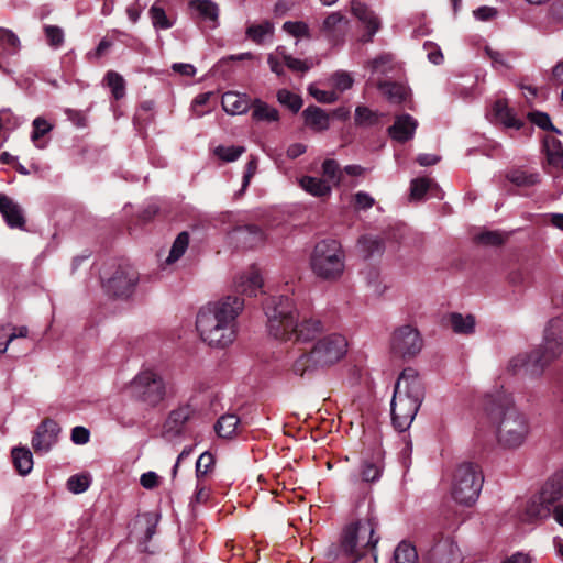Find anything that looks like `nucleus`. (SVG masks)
<instances>
[{
	"mask_svg": "<svg viewBox=\"0 0 563 563\" xmlns=\"http://www.w3.org/2000/svg\"><path fill=\"white\" fill-rule=\"evenodd\" d=\"M277 100L280 104L285 106L292 112H298L302 107V99L300 96L287 89H280L277 91Z\"/></svg>",
	"mask_w": 563,
	"mask_h": 563,
	"instance_id": "nucleus-44",
	"label": "nucleus"
},
{
	"mask_svg": "<svg viewBox=\"0 0 563 563\" xmlns=\"http://www.w3.org/2000/svg\"><path fill=\"white\" fill-rule=\"evenodd\" d=\"M284 64L292 71H301L305 73L309 70L310 66L307 64V62L295 58L290 55H288L285 52V55H283Z\"/></svg>",
	"mask_w": 563,
	"mask_h": 563,
	"instance_id": "nucleus-60",
	"label": "nucleus"
},
{
	"mask_svg": "<svg viewBox=\"0 0 563 563\" xmlns=\"http://www.w3.org/2000/svg\"><path fill=\"white\" fill-rule=\"evenodd\" d=\"M495 118L506 128L520 130L525 126L523 121L518 119L506 100H497L493 108Z\"/></svg>",
	"mask_w": 563,
	"mask_h": 563,
	"instance_id": "nucleus-26",
	"label": "nucleus"
},
{
	"mask_svg": "<svg viewBox=\"0 0 563 563\" xmlns=\"http://www.w3.org/2000/svg\"><path fill=\"white\" fill-rule=\"evenodd\" d=\"M305 124L314 132H323L330 126V115L321 108L309 106L302 112Z\"/></svg>",
	"mask_w": 563,
	"mask_h": 563,
	"instance_id": "nucleus-24",
	"label": "nucleus"
},
{
	"mask_svg": "<svg viewBox=\"0 0 563 563\" xmlns=\"http://www.w3.org/2000/svg\"><path fill=\"white\" fill-rule=\"evenodd\" d=\"M528 118L533 124L538 125L542 130H554L550 117L544 112H529Z\"/></svg>",
	"mask_w": 563,
	"mask_h": 563,
	"instance_id": "nucleus-58",
	"label": "nucleus"
},
{
	"mask_svg": "<svg viewBox=\"0 0 563 563\" xmlns=\"http://www.w3.org/2000/svg\"><path fill=\"white\" fill-rule=\"evenodd\" d=\"M541 353L536 355L537 363L551 364L563 353V319H551L543 334V343L539 347Z\"/></svg>",
	"mask_w": 563,
	"mask_h": 563,
	"instance_id": "nucleus-12",
	"label": "nucleus"
},
{
	"mask_svg": "<svg viewBox=\"0 0 563 563\" xmlns=\"http://www.w3.org/2000/svg\"><path fill=\"white\" fill-rule=\"evenodd\" d=\"M506 178L517 187L529 188L540 181L539 173L528 168H512L506 174Z\"/></svg>",
	"mask_w": 563,
	"mask_h": 563,
	"instance_id": "nucleus-27",
	"label": "nucleus"
},
{
	"mask_svg": "<svg viewBox=\"0 0 563 563\" xmlns=\"http://www.w3.org/2000/svg\"><path fill=\"white\" fill-rule=\"evenodd\" d=\"M484 477L479 465L465 462L454 471L451 495L453 499L462 505H473L482 490Z\"/></svg>",
	"mask_w": 563,
	"mask_h": 563,
	"instance_id": "nucleus-8",
	"label": "nucleus"
},
{
	"mask_svg": "<svg viewBox=\"0 0 563 563\" xmlns=\"http://www.w3.org/2000/svg\"><path fill=\"white\" fill-rule=\"evenodd\" d=\"M347 340L342 334L331 333L319 339L312 347L299 355L291 366V372L300 377H310L322 373L339 362L347 353Z\"/></svg>",
	"mask_w": 563,
	"mask_h": 563,
	"instance_id": "nucleus-3",
	"label": "nucleus"
},
{
	"mask_svg": "<svg viewBox=\"0 0 563 563\" xmlns=\"http://www.w3.org/2000/svg\"><path fill=\"white\" fill-rule=\"evenodd\" d=\"M378 89L393 103H401L408 96V89L404 85L391 81L380 82Z\"/></svg>",
	"mask_w": 563,
	"mask_h": 563,
	"instance_id": "nucleus-31",
	"label": "nucleus"
},
{
	"mask_svg": "<svg viewBox=\"0 0 563 563\" xmlns=\"http://www.w3.org/2000/svg\"><path fill=\"white\" fill-rule=\"evenodd\" d=\"M349 29V20L341 12L330 13L320 26V33L328 41L338 44L343 41Z\"/></svg>",
	"mask_w": 563,
	"mask_h": 563,
	"instance_id": "nucleus-17",
	"label": "nucleus"
},
{
	"mask_svg": "<svg viewBox=\"0 0 563 563\" xmlns=\"http://www.w3.org/2000/svg\"><path fill=\"white\" fill-rule=\"evenodd\" d=\"M0 47L8 54L14 55L21 48V42L18 35L5 27H0Z\"/></svg>",
	"mask_w": 563,
	"mask_h": 563,
	"instance_id": "nucleus-36",
	"label": "nucleus"
},
{
	"mask_svg": "<svg viewBox=\"0 0 563 563\" xmlns=\"http://www.w3.org/2000/svg\"><path fill=\"white\" fill-rule=\"evenodd\" d=\"M53 129L52 124H49L45 119L38 117L33 121V132L31 135L32 141L40 148L43 147L42 144L38 143L40 139L47 134Z\"/></svg>",
	"mask_w": 563,
	"mask_h": 563,
	"instance_id": "nucleus-50",
	"label": "nucleus"
},
{
	"mask_svg": "<svg viewBox=\"0 0 563 563\" xmlns=\"http://www.w3.org/2000/svg\"><path fill=\"white\" fill-rule=\"evenodd\" d=\"M244 308V300L238 296L209 302L196 318V329L201 340L212 347H227L236 336V318Z\"/></svg>",
	"mask_w": 563,
	"mask_h": 563,
	"instance_id": "nucleus-2",
	"label": "nucleus"
},
{
	"mask_svg": "<svg viewBox=\"0 0 563 563\" xmlns=\"http://www.w3.org/2000/svg\"><path fill=\"white\" fill-rule=\"evenodd\" d=\"M283 30L296 38H310V29L302 21H287L283 24Z\"/></svg>",
	"mask_w": 563,
	"mask_h": 563,
	"instance_id": "nucleus-45",
	"label": "nucleus"
},
{
	"mask_svg": "<svg viewBox=\"0 0 563 563\" xmlns=\"http://www.w3.org/2000/svg\"><path fill=\"white\" fill-rule=\"evenodd\" d=\"M529 421L527 417L515 407L507 408L497 424L498 443L508 449H515L523 444L529 434Z\"/></svg>",
	"mask_w": 563,
	"mask_h": 563,
	"instance_id": "nucleus-9",
	"label": "nucleus"
},
{
	"mask_svg": "<svg viewBox=\"0 0 563 563\" xmlns=\"http://www.w3.org/2000/svg\"><path fill=\"white\" fill-rule=\"evenodd\" d=\"M452 330L459 334H471L475 329V319L472 314L463 316L454 312L449 316Z\"/></svg>",
	"mask_w": 563,
	"mask_h": 563,
	"instance_id": "nucleus-33",
	"label": "nucleus"
},
{
	"mask_svg": "<svg viewBox=\"0 0 563 563\" xmlns=\"http://www.w3.org/2000/svg\"><path fill=\"white\" fill-rule=\"evenodd\" d=\"M334 88L340 91L347 90L353 85L352 76L346 71H336L331 77Z\"/></svg>",
	"mask_w": 563,
	"mask_h": 563,
	"instance_id": "nucleus-54",
	"label": "nucleus"
},
{
	"mask_svg": "<svg viewBox=\"0 0 563 563\" xmlns=\"http://www.w3.org/2000/svg\"><path fill=\"white\" fill-rule=\"evenodd\" d=\"M354 202L355 208L367 210L374 206L375 200L369 194L365 191H358L354 195Z\"/></svg>",
	"mask_w": 563,
	"mask_h": 563,
	"instance_id": "nucleus-63",
	"label": "nucleus"
},
{
	"mask_svg": "<svg viewBox=\"0 0 563 563\" xmlns=\"http://www.w3.org/2000/svg\"><path fill=\"white\" fill-rule=\"evenodd\" d=\"M393 57L389 54H383L371 62L373 71L387 73L390 69Z\"/></svg>",
	"mask_w": 563,
	"mask_h": 563,
	"instance_id": "nucleus-59",
	"label": "nucleus"
},
{
	"mask_svg": "<svg viewBox=\"0 0 563 563\" xmlns=\"http://www.w3.org/2000/svg\"><path fill=\"white\" fill-rule=\"evenodd\" d=\"M424 387L417 372L406 368L400 374L391 399V420L399 431L407 430L423 401Z\"/></svg>",
	"mask_w": 563,
	"mask_h": 563,
	"instance_id": "nucleus-4",
	"label": "nucleus"
},
{
	"mask_svg": "<svg viewBox=\"0 0 563 563\" xmlns=\"http://www.w3.org/2000/svg\"><path fill=\"white\" fill-rule=\"evenodd\" d=\"M283 55H285V47L278 46L275 52L268 54L267 56V64L269 69L277 76L284 75Z\"/></svg>",
	"mask_w": 563,
	"mask_h": 563,
	"instance_id": "nucleus-49",
	"label": "nucleus"
},
{
	"mask_svg": "<svg viewBox=\"0 0 563 563\" xmlns=\"http://www.w3.org/2000/svg\"><path fill=\"white\" fill-rule=\"evenodd\" d=\"M310 267L320 279L335 282L345 269V255L340 243L335 240H323L316 244L311 256Z\"/></svg>",
	"mask_w": 563,
	"mask_h": 563,
	"instance_id": "nucleus-7",
	"label": "nucleus"
},
{
	"mask_svg": "<svg viewBox=\"0 0 563 563\" xmlns=\"http://www.w3.org/2000/svg\"><path fill=\"white\" fill-rule=\"evenodd\" d=\"M505 238L497 231H484L476 236V241L484 245H500Z\"/></svg>",
	"mask_w": 563,
	"mask_h": 563,
	"instance_id": "nucleus-55",
	"label": "nucleus"
},
{
	"mask_svg": "<svg viewBox=\"0 0 563 563\" xmlns=\"http://www.w3.org/2000/svg\"><path fill=\"white\" fill-rule=\"evenodd\" d=\"M351 12L366 29V33L361 36L360 41L363 43L372 42L382 25L378 15L360 0L351 1Z\"/></svg>",
	"mask_w": 563,
	"mask_h": 563,
	"instance_id": "nucleus-15",
	"label": "nucleus"
},
{
	"mask_svg": "<svg viewBox=\"0 0 563 563\" xmlns=\"http://www.w3.org/2000/svg\"><path fill=\"white\" fill-rule=\"evenodd\" d=\"M13 464L21 475H27L33 468V456L26 448H14L12 450Z\"/></svg>",
	"mask_w": 563,
	"mask_h": 563,
	"instance_id": "nucleus-32",
	"label": "nucleus"
},
{
	"mask_svg": "<svg viewBox=\"0 0 563 563\" xmlns=\"http://www.w3.org/2000/svg\"><path fill=\"white\" fill-rule=\"evenodd\" d=\"M104 80L107 81V86L111 89V92L117 100L124 97L125 80L120 74L113 70H109L106 74Z\"/></svg>",
	"mask_w": 563,
	"mask_h": 563,
	"instance_id": "nucleus-40",
	"label": "nucleus"
},
{
	"mask_svg": "<svg viewBox=\"0 0 563 563\" xmlns=\"http://www.w3.org/2000/svg\"><path fill=\"white\" fill-rule=\"evenodd\" d=\"M563 506V475L549 478L540 493L518 508V518L522 522L547 519L555 507Z\"/></svg>",
	"mask_w": 563,
	"mask_h": 563,
	"instance_id": "nucleus-6",
	"label": "nucleus"
},
{
	"mask_svg": "<svg viewBox=\"0 0 563 563\" xmlns=\"http://www.w3.org/2000/svg\"><path fill=\"white\" fill-rule=\"evenodd\" d=\"M70 439L77 445L87 444L90 440V431L81 426L75 427L71 430Z\"/></svg>",
	"mask_w": 563,
	"mask_h": 563,
	"instance_id": "nucleus-61",
	"label": "nucleus"
},
{
	"mask_svg": "<svg viewBox=\"0 0 563 563\" xmlns=\"http://www.w3.org/2000/svg\"><path fill=\"white\" fill-rule=\"evenodd\" d=\"M134 395L150 406H157L166 396V385L159 373L154 369L141 371L132 382Z\"/></svg>",
	"mask_w": 563,
	"mask_h": 563,
	"instance_id": "nucleus-11",
	"label": "nucleus"
},
{
	"mask_svg": "<svg viewBox=\"0 0 563 563\" xmlns=\"http://www.w3.org/2000/svg\"><path fill=\"white\" fill-rule=\"evenodd\" d=\"M417 126V120L409 114H402L396 118L388 132L393 140L404 143L413 137Z\"/></svg>",
	"mask_w": 563,
	"mask_h": 563,
	"instance_id": "nucleus-22",
	"label": "nucleus"
},
{
	"mask_svg": "<svg viewBox=\"0 0 563 563\" xmlns=\"http://www.w3.org/2000/svg\"><path fill=\"white\" fill-rule=\"evenodd\" d=\"M0 213L10 228H24L25 218L22 207L4 194H0Z\"/></svg>",
	"mask_w": 563,
	"mask_h": 563,
	"instance_id": "nucleus-21",
	"label": "nucleus"
},
{
	"mask_svg": "<svg viewBox=\"0 0 563 563\" xmlns=\"http://www.w3.org/2000/svg\"><path fill=\"white\" fill-rule=\"evenodd\" d=\"M244 152V146H218L214 150V154L224 162H234Z\"/></svg>",
	"mask_w": 563,
	"mask_h": 563,
	"instance_id": "nucleus-48",
	"label": "nucleus"
},
{
	"mask_svg": "<svg viewBox=\"0 0 563 563\" xmlns=\"http://www.w3.org/2000/svg\"><path fill=\"white\" fill-rule=\"evenodd\" d=\"M195 409L189 405L180 406L169 412L162 427V437L172 441L180 437L186 423L194 417Z\"/></svg>",
	"mask_w": 563,
	"mask_h": 563,
	"instance_id": "nucleus-14",
	"label": "nucleus"
},
{
	"mask_svg": "<svg viewBox=\"0 0 563 563\" xmlns=\"http://www.w3.org/2000/svg\"><path fill=\"white\" fill-rule=\"evenodd\" d=\"M432 180L428 178H417L411 181L410 198L412 200H420L424 197L426 192L430 189Z\"/></svg>",
	"mask_w": 563,
	"mask_h": 563,
	"instance_id": "nucleus-51",
	"label": "nucleus"
},
{
	"mask_svg": "<svg viewBox=\"0 0 563 563\" xmlns=\"http://www.w3.org/2000/svg\"><path fill=\"white\" fill-rule=\"evenodd\" d=\"M264 313L269 335L279 341L308 342L323 331L319 319L300 317L295 302L287 296L268 298L264 305Z\"/></svg>",
	"mask_w": 563,
	"mask_h": 563,
	"instance_id": "nucleus-1",
	"label": "nucleus"
},
{
	"mask_svg": "<svg viewBox=\"0 0 563 563\" xmlns=\"http://www.w3.org/2000/svg\"><path fill=\"white\" fill-rule=\"evenodd\" d=\"M299 185L305 191L317 198L328 197L332 190L331 185L325 180L311 176L301 177Z\"/></svg>",
	"mask_w": 563,
	"mask_h": 563,
	"instance_id": "nucleus-28",
	"label": "nucleus"
},
{
	"mask_svg": "<svg viewBox=\"0 0 563 563\" xmlns=\"http://www.w3.org/2000/svg\"><path fill=\"white\" fill-rule=\"evenodd\" d=\"M360 247L365 257L380 255L384 251V245L380 239L375 236H364L360 240Z\"/></svg>",
	"mask_w": 563,
	"mask_h": 563,
	"instance_id": "nucleus-42",
	"label": "nucleus"
},
{
	"mask_svg": "<svg viewBox=\"0 0 563 563\" xmlns=\"http://www.w3.org/2000/svg\"><path fill=\"white\" fill-rule=\"evenodd\" d=\"M541 353L540 349H537L530 353H521L516 355L509 361L508 371L514 374H517L521 371H525L527 374L531 376H540L543 371L550 364L537 363L536 355Z\"/></svg>",
	"mask_w": 563,
	"mask_h": 563,
	"instance_id": "nucleus-18",
	"label": "nucleus"
},
{
	"mask_svg": "<svg viewBox=\"0 0 563 563\" xmlns=\"http://www.w3.org/2000/svg\"><path fill=\"white\" fill-rule=\"evenodd\" d=\"M422 346V336L411 324L395 328L389 338V353L395 360H412L421 352Z\"/></svg>",
	"mask_w": 563,
	"mask_h": 563,
	"instance_id": "nucleus-10",
	"label": "nucleus"
},
{
	"mask_svg": "<svg viewBox=\"0 0 563 563\" xmlns=\"http://www.w3.org/2000/svg\"><path fill=\"white\" fill-rule=\"evenodd\" d=\"M139 283V273L131 266H120L106 282V291L117 298H129Z\"/></svg>",
	"mask_w": 563,
	"mask_h": 563,
	"instance_id": "nucleus-13",
	"label": "nucleus"
},
{
	"mask_svg": "<svg viewBox=\"0 0 563 563\" xmlns=\"http://www.w3.org/2000/svg\"><path fill=\"white\" fill-rule=\"evenodd\" d=\"M188 244L189 234L187 232L179 233L172 245L169 255L166 258V264H173L178 261L186 252Z\"/></svg>",
	"mask_w": 563,
	"mask_h": 563,
	"instance_id": "nucleus-37",
	"label": "nucleus"
},
{
	"mask_svg": "<svg viewBox=\"0 0 563 563\" xmlns=\"http://www.w3.org/2000/svg\"><path fill=\"white\" fill-rule=\"evenodd\" d=\"M309 93L321 103H333L338 100V95L334 91L321 90L314 86L309 87Z\"/></svg>",
	"mask_w": 563,
	"mask_h": 563,
	"instance_id": "nucleus-56",
	"label": "nucleus"
},
{
	"mask_svg": "<svg viewBox=\"0 0 563 563\" xmlns=\"http://www.w3.org/2000/svg\"><path fill=\"white\" fill-rule=\"evenodd\" d=\"M190 9L197 12L198 16L210 24L211 27L218 26L219 8L211 0H191Z\"/></svg>",
	"mask_w": 563,
	"mask_h": 563,
	"instance_id": "nucleus-25",
	"label": "nucleus"
},
{
	"mask_svg": "<svg viewBox=\"0 0 563 563\" xmlns=\"http://www.w3.org/2000/svg\"><path fill=\"white\" fill-rule=\"evenodd\" d=\"M462 553L452 540L438 542L429 554L428 563H462Z\"/></svg>",
	"mask_w": 563,
	"mask_h": 563,
	"instance_id": "nucleus-19",
	"label": "nucleus"
},
{
	"mask_svg": "<svg viewBox=\"0 0 563 563\" xmlns=\"http://www.w3.org/2000/svg\"><path fill=\"white\" fill-rule=\"evenodd\" d=\"M322 175L329 185L332 183L333 185H339L342 180L343 172L340 168L339 163L335 159H325L322 163Z\"/></svg>",
	"mask_w": 563,
	"mask_h": 563,
	"instance_id": "nucleus-38",
	"label": "nucleus"
},
{
	"mask_svg": "<svg viewBox=\"0 0 563 563\" xmlns=\"http://www.w3.org/2000/svg\"><path fill=\"white\" fill-rule=\"evenodd\" d=\"M239 423L240 419L235 415H223L218 419L214 430L220 438L229 439L236 433Z\"/></svg>",
	"mask_w": 563,
	"mask_h": 563,
	"instance_id": "nucleus-34",
	"label": "nucleus"
},
{
	"mask_svg": "<svg viewBox=\"0 0 563 563\" xmlns=\"http://www.w3.org/2000/svg\"><path fill=\"white\" fill-rule=\"evenodd\" d=\"M158 1H156L150 9V15L153 22L154 27L167 30L173 26V23L168 20L165 10L158 5Z\"/></svg>",
	"mask_w": 563,
	"mask_h": 563,
	"instance_id": "nucleus-46",
	"label": "nucleus"
},
{
	"mask_svg": "<svg viewBox=\"0 0 563 563\" xmlns=\"http://www.w3.org/2000/svg\"><path fill=\"white\" fill-rule=\"evenodd\" d=\"M44 33L48 45L53 48H59L64 43V32L59 26L45 25Z\"/></svg>",
	"mask_w": 563,
	"mask_h": 563,
	"instance_id": "nucleus-52",
	"label": "nucleus"
},
{
	"mask_svg": "<svg viewBox=\"0 0 563 563\" xmlns=\"http://www.w3.org/2000/svg\"><path fill=\"white\" fill-rule=\"evenodd\" d=\"M240 239H242L249 246L253 247L264 241L263 231L256 225H246L236 230Z\"/></svg>",
	"mask_w": 563,
	"mask_h": 563,
	"instance_id": "nucleus-39",
	"label": "nucleus"
},
{
	"mask_svg": "<svg viewBox=\"0 0 563 563\" xmlns=\"http://www.w3.org/2000/svg\"><path fill=\"white\" fill-rule=\"evenodd\" d=\"M396 563H416L418 554L416 548L408 542H400L395 550Z\"/></svg>",
	"mask_w": 563,
	"mask_h": 563,
	"instance_id": "nucleus-41",
	"label": "nucleus"
},
{
	"mask_svg": "<svg viewBox=\"0 0 563 563\" xmlns=\"http://www.w3.org/2000/svg\"><path fill=\"white\" fill-rule=\"evenodd\" d=\"M375 529L376 523L371 519L349 526L343 532L340 545L329 551V558L342 559L345 563L358 562L375 549L378 542Z\"/></svg>",
	"mask_w": 563,
	"mask_h": 563,
	"instance_id": "nucleus-5",
	"label": "nucleus"
},
{
	"mask_svg": "<svg viewBox=\"0 0 563 563\" xmlns=\"http://www.w3.org/2000/svg\"><path fill=\"white\" fill-rule=\"evenodd\" d=\"M252 118L255 121L276 122L279 120L277 109L261 99H255L252 103Z\"/></svg>",
	"mask_w": 563,
	"mask_h": 563,
	"instance_id": "nucleus-30",
	"label": "nucleus"
},
{
	"mask_svg": "<svg viewBox=\"0 0 563 563\" xmlns=\"http://www.w3.org/2000/svg\"><path fill=\"white\" fill-rule=\"evenodd\" d=\"M221 104L228 114L239 115L249 111L251 107V100L244 93L228 91L223 93Z\"/></svg>",
	"mask_w": 563,
	"mask_h": 563,
	"instance_id": "nucleus-23",
	"label": "nucleus"
},
{
	"mask_svg": "<svg viewBox=\"0 0 563 563\" xmlns=\"http://www.w3.org/2000/svg\"><path fill=\"white\" fill-rule=\"evenodd\" d=\"M90 486V478L88 475L76 474L68 478L67 488L74 494H81Z\"/></svg>",
	"mask_w": 563,
	"mask_h": 563,
	"instance_id": "nucleus-47",
	"label": "nucleus"
},
{
	"mask_svg": "<svg viewBox=\"0 0 563 563\" xmlns=\"http://www.w3.org/2000/svg\"><path fill=\"white\" fill-rule=\"evenodd\" d=\"M141 485L146 489H153L158 485V476L155 472L144 473L140 478Z\"/></svg>",
	"mask_w": 563,
	"mask_h": 563,
	"instance_id": "nucleus-64",
	"label": "nucleus"
},
{
	"mask_svg": "<svg viewBox=\"0 0 563 563\" xmlns=\"http://www.w3.org/2000/svg\"><path fill=\"white\" fill-rule=\"evenodd\" d=\"M274 25L265 21L261 24L250 25L246 29V35L257 44H261L266 35H272Z\"/></svg>",
	"mask_w": 563,
	"mask_h": 563,
	"instance_id": "nucleus-43",
	"label": "nucleus"
},
{
	"mask_svg": "<svg viewBox=\"0 0 563 563\" xmlns=\"http://www.w3.org/2000/svg\"><path fill=\"white\" fill-rule=\"evenodd\" d=\"M60 427L52 419H45L36 428L32 446L36 453H47L58 441Z\"/></svg>",
	"mask_w": 563,
	"mask_h": 563,
	"instance_id": "nucleus-16",
	"label": "nucleus"
},
{
	"mask_svg": "<svg viewBox=\"0 0 563 563\" xmlns=\"http://www.w3.org/2000/svg\"><path fill=\"white\" fill-rule=\"evenodd\" d=\"M383 473V464L379 459L363 461L360 470L361 481L364 483H374L378 481Z\"/></svg>",
	"mask_w": 563,
	"mask_h": 563,
	"instance_id": "nucleus-35",
	"label": "nucleus"
},
{
	"mask_svg": "<svg viewBox=\"0 0 563 563\" xmlns=\"http://www.w3.org/2000/svg\"><path fill=\"white\" fill-rule=\"evenodd\" d=\"M547 159L553 170H563V145L554 137H549L544 143Z\"/></svg>",
	"mask_w": 563,
	"mask_h": 563,
	"instance_id": "nucleus-29",
	"label": "nucleus"
},
{
	"mask_svg": "<svg viewBox=\"0 0 563 563\" xmlns=\"http://www.w3.org/2000/svg\"><path fill=\"white\" fill-rule=\"evenodd\" d=\"M211 95H212L211 92H205V93L198 95L194 99V101L191 103V112L195 117L201 118L202 115H205L206 113H208L210 111V110H202L201 107L207 104Z\"/></svg>",
	"mask_w": 563,
	"mask_h": 563,
	"instance_id": "nucleus-57",
	"label": "nucleus"
},
{
	"mask_svg": "<svg viewBox=\"0 0 563 563\" xmlns=\"http://www.w3.org/2000/svg\"><path fill=\"white\" fill-rule=\"evenodd\" d=\"M213 464L214 457L210 452L206 451L201 453L196 463L197 477L199 478L200 476L208 474L212 470Z\"/></svg>",
	"mask_w": 563,
	"mask_h": 563,
	"instance_id": "nucleus-53",
	"label": "nucleus"
},
{
	"mask_svg": "<svg viewBox=\"0 0 563 563\" xmlns=\"http://www.w3.org/2000/svg\"><path fill=\"white\" fill-rule=\"evenodd\" d=\"M263 286V278L260 271L255 267H250L245 272H242L234 279V289L236 292L256 296Z\"/></svg>",
	"mask_w": 563,
	"mask_h": 563,
	"instance_id": "nucleus-20",
	"label": "nucleus"
},
{
	"mask_svg": "<svg viewBox=\"0 0 563 563\" xmlns=\"http://www.w3.org/2000/svg\"><path fill=\"white\" fill-rule=\"evenodd\" d=\"M355 121L358 124H372L376 121V114L366 107H357L355 110Z\"/></svg>",
	"mask_w": 563,
	"mask_h": 563,
	"instance_id": "nucleus-62",
	"label": "nucleus"
}]
</instances>
